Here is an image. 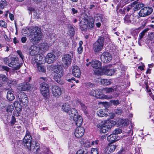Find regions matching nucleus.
Wrapping results in <instances>:
<instances>
[{
  "label": "nucleus",
  "mask_w": 154,
  "mask_h": 154,
  "mask_svg": "<svg viewBox=\"0 0 154 154\" xmlns=\"http://www.w3.org/2000/svg\"><path fill=\"white\" fill-rule=\"evenodd\" d=\"M116 124V122L113 120H107L98 124L97 126L100 128L101 133H105L108 131L111 128Z\"/></svg>",
  "instance_id": "nucleus-5"
},
{
  "label": "nucleus",
  "mask_w": 154,
  "mask_h": 154,
  "mask_svg": "<svg viewBox=\"0 0 154 154\" xmlns=\"http://www.w3.org/2000/svg\"><path fill=\"white\" fill-rule=\"evenodd\" d=\"M120 137H119L117 134H116L112 132V133L108 135L107 137L108 141L113 143L119 139Z\"/></svg>",
  "instance_id": "nucleus-21"
},
{
  "label": "nucleus",
  "mask_w": 154,
  "mask_h": 154,
  "mask_svg": "<svg viewBox=\"0 0 154 154\" xmlns=\"http://www.w3.org/2000/svg\"><path fill=\"white\" fill-rule=\"evenodd\" d=\"M103 73L107 75L111 76L114 73L115 71L114 69L110 68L109 67L105 66L103 68Z\"/></svg>",
  "instance_id": "nucleus-24"
},
{
  "label": "nucleus",
  "mask_w": 154,
  "mask_h": 154,
  "mask_svg": "<svg viewBox=\"0 0 154 154\" xmlns=\"http://www.w3.org/2000/svg\"><path fill=\"white\" fill-rule=\"evenodd\" d=\"M144 83L146 85V89L147 92L149 93V95L151 96V97L154 100V92L153 93L152 91V90L150 88H149V85H148L147 82L145 81Z\"/></svg>",
  "instance_id": "nucleus-31"
},
{
  "label": "nucleus",
  "mask_w": 154,
  "mask_h": 154,
  "mask_svg": "<svg viewBox=\"0 0 154 154\" xmlns=\"http://www.w3.org/2000/svg\"><path fill=\"white\" fill-rule=\"evenodd\" d=\"M153 9L151 7H145L142 8L140 11L139 15L141 17H145L151 14Z\"/></svg>",
  "instance_id": "nucleus-12"
},
{
  "label": "nucleus",
  "mask_w": 154,
  "mask_h": 154,
  "mask_svg": "<svg viewBox=\"0 0 154 154\" xmlns=\"http://www.w3.org/2000/svg\"><path fill=\"white\" fill-rule=\"evenodd\" d=\"M20 141H16L14 143V151L15 154H24L22 150L20 149Z\"/></svg>",
  "instance_id": "nucleus-18"
},
{
  "label": "nucleus",
  "mask_w": 154,
  "mask_h": 154,
  "mask_svg": "<svg viewBox=\"0 0 154 154\" xmlns=\"http://www.w3.org/2000/svg\"><path fill=\"white\" fill-rule=\"evenodd\" d=\"M62 61L64 69H67L71 64L72 57L69 54H65L62 57Z\"/></svg>",
  "instance_id": "nucleus-9"
},
{
  "label": "nucleus",
  "mask_w": 154,
  "mask_h": 154,
  "mask_svg": "<svg viewBox=\"0 0 154 154\" xmlns=\"http://www.w3.org/2000/svg\"><path fill=\"white\" fill-rule=\"evenodd\" d=\"M50 45L46 43H42L38 46L39 50L41 51H45L48 50L49 49Z\"/></svg>",
  "instance_id": "nucleus-27"
},
{
  "label": "nucleus",
  "mask_w": 154,
  "mask_h": 154,
  "mask_svg": "<svg viewBox=\"0 0 154 154\" xmlns=\"http://www.w3.org/2000/svg\"><path fill=\"white\" fill-rule=\"evenodd\" d=\"M4 63L5 64H8V65L9 63H10L9 58L8 57L5 58L4 60Z\"/></svg>",
  "instance_id": "nucleus-60"
},
{
  "label": "nucleus",
  "mask_w": 154,
  "mask_h": 154,
  "mask_svg": "<svg viewBox=\"0 0 154 154\" xmlns=\"http://www.w3.org/2000/svg\"><path fill=\"white\" fill-rule=\"evenodd\" d=\"M75 122V124L78 126H81L82 124V117L78 115L72 119Z\"/></svg>",
  "instance_id": "nucleus-26"
},
{
  "label": "nucleus",
  "mask_w": 154,
  "mask_h": 154,
  "mask_svg": "<svg viewBox=\"0 0 154 154\" xmlns=\"http://www.w3.org/2000/svg\"><path fill=\"white\" fill-rule=\"evenodd\" d=\"M72 73L73 75L76 77H79L81 75V71L79 68L77 66L73 67Z\"/></svg>",
  "instance_id": "nucleus-25"
},
{
  "label": "nucleus",
  "mask_w": 154,
  "mask_h": 154,
  "mask_svg": "<svg viewBox=\"0 0 154 154\" xmlns=\"http://www.w3.org/2000/svg\"><path fill=\"white\" fill-rule=\"evenodd\" d=\"M110 41L108 35H106L104 37L100 36L97 40L93 45V50L96 53L101 51L103 48L104 42H108Z\"/></svg>",
  "instance_id": "nucleus-4"
},
{
  "label": "nucleus",
  "mask_w": 154,
  "mask_h": 154,
  "mask_svg": "<svg viewBox=\"0 0 154 154\" xmlns=\"http://www.w3.org/2000/svg\"><path fill=\"white\" fill-rule=\"evenodd\" d=\"M40 91L42 96L46 97L49 95V91L48 85L44 82H42L40 86Z\"/></svg>",
  "instance_id": "nucleus-11"
},
{
  "label": "nucleus",
  "mask_w": 154,
  "mask_h": 154,
  "mask_svg": "<svg viewBox=\"0 0 154 154\" xmlns=\"http://www.w3.org/2000/svg\"><path fill=\"white\" fill-rule=\"evenodd\" d=\"M17 53L20 57L21 58L22 60H23V59L24 58V57L23 55L22 52L18 50L17 51Z\"/></svg>",
  "instance_id": "nucleus-55"
},
{
  "label": "nucleus",
  "mask_w": 154,
  "mask_h": 154,
  "mask_svg": "<svg viewBox=\"0 0 154 154\" xmlns=\"http://www.w3.org/2000/svg\"><path fill=\"white\" fill-rule=\"evenodd\" d=\"M21 103H20L18 101H15L14 103V106L16 110L18 112H20L22 109L23 105H21Z\"/></svg>",
  "instance_id": "nucleus-33"
},
{
  "label": "nucleus",
  "mask_w": 154,
  "mask_h": 154,
  "mask_svg": "<svg viewBox=\"0 0 154 154\" xmlns=\"http://www.w3.org/2000/svg\"><path fill=\"white\" fill-rule=\"evenodd\" d=\"M99 141L98 140H96L95 141H93L91 143V145H97L99 142Z\"/></svg>",
  "instance_id": "nucleus-63"
},
{
  "label": "nucleus",
  "mask_w": 154,
  "mask_h": 154,
  "mask_svg": "<svg viewBox=\"0 0 154 154\" xmlns=\"http://www.w3.org/2000/svg\"><path fill=\"white\" fill-rule=\"evenodd\" d=\"M6 5V3H0V8L1 9H3L5 7V5Z\"/></svg>",
  "instance_id": "nucleus-64"
},
{
  "label": "nucleus",
  "mask_w": 154,
  "mask_h": 154,
  "mask_svg": "<svg viewBox=\"0 0 154 154\" xmlns=\"http://www.w3.org/2000/svg\"><path fill=\"white\" fill-rule=\"evenodd\" d=\"M0 25L4 28H6L7 27V23L5 21L2 20L0 21Z\"/></svg>",
  "instance_id": "nucleus-46"
},
{
  "label": "nucleus",
  "mask_w": 154,
  "mask_h": 154,
  "mask_svg": "<svg viewBox=\"0 0 154 154\" xmlns=\"http://www.w3.org/2000/svg\"><path fill=\"white\" fill-rule=\"evenodd\" d=\"M70 109V105L68 103H64L62 106V109L66 113H68Z\"/></svg>",
  "instance_id": "nucleus-29"
},
{
  "label": "nucleus",
  "mask_w": 154,
  "mask_h": 154,
  "mask_svg": "<svg viewBox=\"0 0 154 154\" xmlns=\"http://www.w3.org/2000/svg\"><path fill=\"white\" fill-rule=\"evenodd\" d=\"M138 18V17L134 16L133 14L130 15V23L134 24L136 23L137 21V19Z\"/></svg>",
  "instance_id": "nucleus-38"
},
{
  "label": "nucleus",
  "mask_w": 154,
  "mask_h": 154,
  "mask_svg": "<svg viewBox=\"0 0 154 154\" xmlns=\"http://www.w3.org/2000/svg\"><path fill=\"white\" fill-rule=\"evenodd\" d=\"M97 115L100 117H102L104 116L107 117L108 115L106 113H105V111L103 109H100L97 111Z\"/></svg>",
  "instance_id": "nucleus-36"
},
{
  "label": "nucleus",
  "mask_w": 154,
  "mask_h": 154,
  "mask_svg": "<svg viewBox=\"0 0 154 154\" xmlns=\"http://www.w3.org/2000/svg\"><path fill=\"white\" fill-rule=\"evenodd\" d=\"M72 14H77L78 13V11L75 9V8H72Z\"/></svg>",
  "instance_id": "nucleus-61"
},
{
  "label": "nucleus",
  "mask_w": 154,
  "mask_h": 154,
  "mask_svg": "<svg viewBox=\"0 0 154 154\" xmlns=\"http://www.w3.org/2000/svg\"><path fill=\"white\" fill-rule=\"evenodd\" d=\"M39 51V48L38 45H33L30 47L29 53L32 56H35L38 53Z\"/></svg>",
  "instance_id": "nucleus-19"
},
{
  "label": "nucleus",
  "mask_w": 154,
  "mask_h": 154,
  "mask_svg": "<svg viewBox=\"0 0 154 154\" xmlns=\"http://www.w3.org/2000/svg\"><path fill=\"white\" fill-rule=\"evenodd\" d=\"M80 105L82 109L84 112H85L86 111L87 107L85 106L84 104L81 102L80 103Z\"/></svg>",
  "instance_id": "nucleus-53"
},
{
  "label": "nucleus",
  "mask_w": 154,
  "mask_h": 154,
  "mask_svg": "<svg viewBox=\"0 0 154 154\" xmlns=\"http://www.w3.org/2000/svg\"><path fill=\"white\" fill-rule=\"evenodd\" d=\"M15 97L12 91H8L7 93V98L10 101H12L14 99Z\"/></svg>",
  "instance_id": "nucleus-35"
},
{
  "label": "nucleus",
  "mask_w": 154,
  "mask_h": 154,
  "mask_svg": "<svg viewBox=\"0 0 154 154\" xmlns=\"http://www.w3.org/2000/svg\"><path fill=\"white\" fill-rule=\"evenodd\" d=\"M31 86L29 83L24 82L22 83L18 87V89L23 91H27L29 90Z\"/></svg>",
  "instance_id": "nucleus-23"
},
{
  "label": "nucleus",
  "mask_w": 154,
  "mask_h": 154,
  "mask_svg": "<svg viewBox=\"0 0 154 154\" xmlns=\"http://www.w3.org/2000/svg\"><path fill=\"white\" fill-rule=\"evenodd\" d=\"M114 134H117L118 135V134H120L122 132V130L120 128H116L113 131Z\"/></svg>",
  "instance_id": "nucleus-48"
},
{
  "label": "nucleus",
  "mask_w": 154,
  "mask_h": 154,
  "mask_svg": "<svg viewBox=\"0 0 154 154\" xmlns=\"http://www.w3.org/2000/svg\"><path fill=\"white\" fill-rule=\"evenodd\" d=\"M91 143L90 142L87 140L84 143V146L86 148H88L91 147Z\"/></svg>",
  "instance_id": "nucleus-50"
},
{
  "label": "nucleus",
  "mask_w": 154,
  "mask_h": 154,
  "mask_svg": "<svg viewBox=\"0 0 154 154\" xmlns=\"http://www.w3.org/2000/svg\"><path fill=\"white\" fill-rule=\"evenodd\" d=\"M114 112L116 114L119 115L122 112V110L120 108H117L115 109Z\"/></svg>",
  "instance_id": "nucleus-51"
},
{
  "label": "nucleus",
  "mask_w": 154,
  "mask_h": 154,
  "mask_svg": "<svg viewBox=\"0 0 154 154\" xmlns=\"http://www.w3.org/2000/svg\"><path fill=\"white\" fill-rule=\"evenodd\" d=\"M76 154H87V152L84 149H81L79 150Z\"/></svg>",
  "instance_id": "nucleus-47"
},
{
  "label": "nucleus",
  "mask_w": 154,
  "mask_h": 154,
  "mask_svg": "<svg viewBox=\"0 0 154 154\" xmlns=\"http://www.w3.org/2000/svg\"><path fill=\"white\" fill-rule=\"evenodd\" d=\"M66 79L69 82H71L72 80H74L75 79L73 77H72V74H68L65 77Z\"/></svg>",
  "instance_id": "nucleus-40"
},
{
  "label": "nucleus",
  "mask_w": 154,
  "mask_h": 154,
  "mask_svg": "<svg viewBox=\"0 0 154 154\" xmlns=\"http://www.w3.org/2000/svg\"><path fill=\"white\" fill-rule=\"evenodd\" d=\"M42 64H35L33 66L35 67L40 72H45V68L44 66L42 65Z\"/></svg>",
  "instance_id": "nucleus-34"
},
{
  "label": "nucleus",
  "mask_w": 154,
  "mask_h": 154,
  "mask_svg": "<svg viewBox=\"0 0 154 154\" xmlns=\"http://www.w3.org/2000/svg\"><path fill=\"white\" fill-rule=\"evenodd\" d=\"M111 55L108 52H103L100 56L101 61L104 63L109 62L112 59Z\"/></svg>",
  "instance_id": "nucleus-15"
},
{
  "label": "nucleus",
  "mask_w": 154,
  "mask_h": 154,
  "mask_svg": "<svg viewBox=\"0 0 154 154\" xmlns=\"http://www.w3.org/2000/svg\"><path fill=\"white\" fill-rule=\"evenodd\" d=\"M28 10L29 11H30L29 14L30 13L32 14V13H35V11L34 9V8L32 7H29L28 8Z\"/></svg>",
  "instance_id": "nucleus-57"
},
{
  "label": "nucleus",
  "mask_w": 154,
  "mask_h": 154,
  "mask_svg": "<svg viewBox=\"0 0 154 154\" xmlns=\"http://www.w3.org/2000/svg\"><path fill=\"white\" fill-rule=\"evenodd\" d=\"M10 19L11 20H13L14 19V15L11 13H9Z\"/></svg>",
  "instance_id": "nucleus-62"
},
{
  "label": "nucleus",
  "mask_w": 154,
  "mask_h": 154,
  "mask_svg": "<svg viewBox=\"0 0 154 154\" xmlns=\"http://www.w3.org/2000/svg\"><path fill=\"white\" fill-rule=\"evenodd\" d=\"M85 16L80 22V29L82 31H85L88 28V24L89 28L91 29H93L94 26V20L93 17L91 16H88L85 14Z\"/></svg>",
  "instance_id": "nucleus-3"
},
{
  "label": "nucleus",
  "mask_w": 154,
  "mask_h": 154,
  "mask_svg": "<svg viewBox=\"0 0 154 154\" xmlns=\"http://www.w3.org/2000/svg\"><path fill=\"white\" fill-rule=\"evenodd\" d=\"M32 137L29 131H27L26 135L23 139L22 144L28 150H32L35 154H43L38 152L40 150L39 143L35 141H32Z\"/></svg>",
  "instance_id": "nucleus-1"
},
{
  "label": "nucleus",
  "mask_w": 154,
  "mask_h": 154,
  "mask_svg": "<svg viewBox=\"0 0 154 154\" xmlns=\"http://www.w3.org/2000/svg\"><path fill=\"white\" fill-rule=\"evenodd\" d=\"M20 101L23 105V107H26L28 104V100L27 96L23 93L20 98Z\"/></svg>",
  "instance_id": "nucleus-20"
},
{
  "label": "nucleus",
  "mask_w": 154,
  "mask_h": 154,
  "mask_svg": "<svg viewBox=\"0 0 154 154\" xmlns=\"http://www.w3.org/2000/svg\"><path fill=\"white\" fill-rule=\"evenodd\" d=\"M43 55L42 54L36 55L32 58L31 62L33 66L35 64H42L43 63Z\"/></svg>",
  "instance_id": "nucleus-13"
},
{
  "label": "nucleus",
  "mask_w": 154,
  "mask_h": 154,
  "mask_svg": "<svg viewBox=\"0 0 154 154\" xmlns=\"http://www.w3.org/2000/svg\"><path fill=\"white\" fill-rule=\"evenodd\" d=\"M74 140L73 139H70L69 140L68 142V146L69 147H71L73 145Z\"/></svg>",
  "instance_id": "nucleus-54"
},
{
  "label": "nucleus",
  "mask_w": 154,
  "mask_h": 154,
  "mask_svg": "<svg viewBox=\"0 0 154 154\" xmlns=\"http://www.w3.org/2000/svg\"><path fill=\"white\" fill-rule=\"evenodd\" d=\"M10 63L8 66L12 67L13 69L17 70L19 69L22 65V63H19L18 59L16 57H11L9 58Z\"/></svg>",
  "instance_id": "nucleus-8"
},
{
  "label": "nucleus",
  "mask_w": 154,
  "mask_h": 154,
  "mask_svg": "<svg viewBox=\"0 0 154 154\" xmlns=\"http://www.w3.org/2000/svg\"><path fill=\"white\" fill-rule=\"evenodd\" d=\"M7 80V78L4 75L0 74V88L2 86L1 83L6 82Z\"/></svg>",
  "instance_id": "nucleus-39"
},
{
  "label": "nucleus",
  "mask_w": 154,
  "mask_h": 154,
  "mask_svg": "<svg viewBox=\"0 0 154 154\" xmlns=\"http://www.w3.org/2000/svg\"><path fill=\"white\" fill-rule=\"evenodd\" d=\"M110 102L111 104L116 106L118 105L121 103V102L118 100H112L110 101Z\"/></svg>",
  "instance_id": "nucleus-43"
},
{
  "label": "nucleus",
  "mask_w": 154,
  "mask_h": 154,
  "mask_svg": "<svg viewBox=\"0 0 154 154\" xmlns=\"http://www.w3.org/2000/svg\"><path fill=\"white\" fill-rule=\"evenodd\" d=\"M42 34L39 28L37 27L34 28L31 32L30 36L31 41L35 43L38 42L41 39Z\"/></svg>",
  "instance_id": "nucleus-6"
},
{
  "label": "nucleus",
  "mask_w": 154,
  "mask_h": 154,
  "mask_svg": "<svg viewBox=\"0 0 154 154\" xmlns=\"http://www.w3.org/2000/svg\"><path fill=\"white\" fill-rule=\"evenodd\" d=\"M83 47L82 46H79L78 48V52L79 54H81L83 52Z\"/></svg>",
  "instance_id": "nucleus-59"
},
{
  "label": "nucleus",
  "mask_w": 154,
  "mask_h": 154,
  "mask_svg": "<svg viewBox=\"0 0 154 154\" xmlns=\"http://www.w3.org/2000/svg\"><path fill=\"white\" fill-rule=\"evenodd\" d=\"M144 6V5L143 3H138L136 5V7L137 8V9H140L141 8H142Z\"/></svg>",
  "instance_id": "nucleus-52"
},
{
  "label": "nucleus",
  "mask_w": 154,
  "mask_h": 154,
  "mask_svg": "<svg viewBox=\"0 0 154 154\" xmlns=\"http://www.w3.org/2000/svg\"><path fill=\"white\" fill-rule=\"evenodd\" d=\"M52 93L53 95L58 97L61 94V90L60 88L56 85H53L52 87Z\"/></svg>",
  "instance_id": "nucleus-16"
},
{
  "label": "nucleus",
  "mask_w": 154,
  "mask_h": 154,
  "mask_svg": "<svg viewBox=\"0 0 154 154\" xmlns=\"http://www.w3.org/2000/svg\"><path fill=\"white\" fill-rule=\"evenodd\" d=\"M101 83L103 85L107 86L110 85L112 82L108 79H103L101 80Z\"/></svg>",
  "instance_id": "nucleus-37"
},
{
  "label": "nucleus",
  "mask_w": 154,
  "mask_h": 154,
  "mask_svg": "<svg viewBox=\"0 0 154 154\" xmlns=\"http://www.w3.org/2000/svg\"><path fill=\"white\" fill-rule=\"evenodd\" d=\"M91 66L93 68L95 74L101 75L103 73V69L102 68L101 62L97 60H93L90 63Z\"/></svg>",
  "instance_id": "nucleus-7"
},
{
  "label": "nucleus",
  "mask_w": 154,
  "mask_h": 154,
  "mask_svg": "<svg viewBox=\"0 0 154 154\" xmlns=\"http://www.w3.org/2000/svg\"><path fill=\"white\" fill-rule=\"evenodd\" d=\"M101 92H100L97 90H95L92 89L89 92L90 95L92 96L96 97L97 98L102 99H110L112 98V95L107 96L101 94Z\"/></svg>",
  "instance_id": "nucleus-10"
},
{
  "label": "nucleus",
  "mask_w": 154,
  "mask_h": 154,
  "mask_svg": "<svg viewBox=\"0 0 154 154\" xmlns=\"http://www.w3.org/2000/svg\"><path fill=\"white\" fill-rule=\"evenodd\" d=\"M48 68L53 71L54 80L60 85H63L64 82L62 80L61 78L63 76V71L62 67L58 65H51L48 66Z\"/></svg>",
  "instance_id": "nucleus-2"
},
{
  "label": "nucleus",
  "mask_w": 154,
  "mask_h": 154,
  "mask_svg": "<svg viewBox=\"0 0 154 154\" xmlns=\"http://www.w3.org/2000/svg\"><path fill=\"white\" fill-rule=\"evenodd\" d=\"M129 124L128 119H122L120 120L118 122V124L120 127L126 126Z\"/></svg>",
  "instance_id": "nucleus-32"
},
{
  "label": "nucleus",
  "mask_w": 154,
  "mask_h": 154,
  "mask_svg": "<svg viewBox=\"0 0 154 154\" xmlns=\"http://www.w3.org/2000/svg\"><path fill=\"white\" fill-rule=\"evenodd\" d=\"M16 122V119L14 116H12L11 121V125L13 126L14 124Z\"/></svg>",
  "instance_id": "nucleus-56"
},
{
  "label": "nucleus",
  "mask_w": 154,
  "mask_h": 154,
  "mask_svg": "<svg viewBox=\"0 0 154 154\" xmlns=\"http://www.w3.org/2000/svg\"><path fill=\"white\" fill-rule=\"evenodd\" d=\"M0 66L1 67L2 69L4 70H5L7 72H8L9 70V68L6 66Z\"/></svg>",
  "instance_id": "nucleus-58"
},
{
  "label": "nucleus",
  "mask_w": 154,
  "mask_h": 154,
  "mask_svg": "<svg viewBox=\"0 0 154 154\" xmlns=\"http://www.w3.org/2000/svg\"><path fill=\"white\" fill-rule=\"evenodd\" d=\"M68 113L70 118L72 119L78 115L77 110L74 108L71 109Z\"/></svg>",
  "instance_id": "nucleus-30"
},
{
  "label": "nucleus",
  "mask_w": 154,
  "mask_h": 154,
  "mask_svg": "<svg viewBox=\"0 0 154 154\" xmlns=\"http://www.w3.org/2000/svg\"><path fill=\"white\" fill-rule=\"evenodd\" d=\"M55 52H52L48 53L45 58V62L48 63H53L56 59Z\"/></svg>",
  "instance_id": "nucleus-14"
},
{
  "label": "nucleus",
  "mask_w": 154,
  "mask_h": 154,
  "mask_svg": "<svg viewBox=\"0 0 154 154\" xmlns=\"http://www.w3.org/2000/svg\"><path fill=\"white\" fill-rule=\"evenodd\" d=\"M103 91L106 93H110L113 92L114 94H115V97H117L118 96V94L116 95L114 92L116 91V88H115L114 87H113L111 88H106L103 89Z\"/></svg>",
  "instance_id": "nucleus-28"
},
{
  "label": "nucleus",
  "mask_w": 154,
  "mask_h": 154,
  "mask_svg": "<svg viewBox=\"0 0 154 154\" xmlns=\"http://www.w3.org/2000/svg\"><path fill=\"white\" fill-rule=\"evenodd\" d=\"M130 15H126L124 18V22L126 23H130Z\"/></svg>",
  "instance_id": "nucleus-44"
},
{
  "label": "nucleus",
  "mask_w": 154,
  "mask_h": 154,
  "mask_svg": "<svg viewBox=\"0 0 154 154\" xmlns=\"http://www.w3.org/2000/svg\"><path fill=\"white\" fill-rule=\"evenodd\" d=\"M91 154H98V149L97 148H92L91 150Z\"/></svg>",
  "instance_id": "nucleus-49"
},
{
  "label": "nucleus",
  "mask_w": 154,
  "mask_h": 154,
  "mask_svg": "<svg viewBox=\"0 0 154 154\" xmlns=\"http://www.w3.org/2000/svg\"><path fill=\"white\" fill-rule=\"evenodd\" d=\"M68 28L70 35L71 36H73L74 33V30L72 26L71 25H69Z\"/></svg>",
  "instance_id": "nucleus-41"
},
{
  "label": "nucleus",
  "mask_w": 154,
  "mask_h": 154,
  "mask_svg": "<svg viewBox=\"0 0 154 154\" xmlns=\"http://www.w3.org/2000/svg\"><path fill=\"white\" fill-rule=\"evenodd\" d=\"M0 109H2V111H3L5 109H4L5 107L6 106L5 103L3 100H0Z\"/></svg>",
  "instance_id": "nucleus-45"
},
{
  "label": "nucleus",
  "mask_w": 154,
  "mask_h": 154,
  "mask_svg": "<svg viewBox=\"0 0 154 154\" xmlns=\"http://www.w3.org/2000/svg\"><path fill=\"white\" fill-rule=\"evenodd\" d=\"M85 132V129L83 127H79L76 128L75 130V135L76 138H80L83 135Z\"/></svg>",
  "instance_id": "nucleus-17"
},
{
  "label": "nucleus",
  "mask_w": 154,
  "mask_h": 154,
  "mask_svg": "<svg viewBox=\"0 0 154 154\" xmlns=\"http://www.w3.org/2000/svg\"><path fill=\"white\" fill-rule=\"evenodd\" d=\"M116 146L112 143H109L106 147L105 152L106 154H109L113 152L115 150Z\"/></svg>",
  "instance_id": "nucleus-22"
},
{
  "label": "nucleus",
  "mask_w": 154,
  "mask_h": 154,
  "mask_svg": "<svg viewBox=\"0 0 154 154\" xmlns=\"http://www.w3.org/2000/svg\"><path fill=\"white\" fill-rule=\"evenodd\" d=\"M14 109V106L13 105H9L6 108V111L7 112L11 113Z\"/></svg>",
  "instance_id": "nucleus-42"
}]
</instances>
